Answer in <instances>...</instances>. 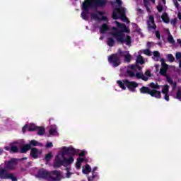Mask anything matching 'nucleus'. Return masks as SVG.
I'll return each instance as SVG.
<instances>
[{
	"label": "nucleus",
	"instance_id": "nucleus-1",
	"mask_svg": "<svg viewBox=\"0 0 181 181\" xmlns=\"http://www.w3.org/2000/svg\"><path fill=\"white\" fill-rule=\"evenodd\" d=\"M117 28H119L121 30H119L117 27H112V32L110 33V35L115 39L117 43L119 45H124L126 43L127 46H131L132 37L130 35H126L125 33H129L131 32L129 28H127V25L124 23H121L118 21H115Z\"/></svg>",
	"mask_w": 181,
	"mask_h": 181
},
{
	"label": "nucleus",
	"instance_id": "nucleus-2",
	"mask_svg": "<svg viewBox=\"0 0 181 181\" xmlns=\"http://www.w3.org/2000/svg\"><path fill=\"white\" fill-rule=\"evenodd\" d=\"M107 5V0H85L82 4L81 18L84 21H87L88 17L87 15L90 13V8H103Z\"/></svg>",
	"mask_w": 181,
	"mask_h": 181
},
{
	"label": "nucleus",
	"instance_id": "nucleus-3",
	"mask_svg": "<svg viewBox=\"0 0 181 181\" xmlns=\"http://www.w3.org/2000/svg\"><path fill=\"white\" fill-rule=\"evenodd\" d=\"M74 162V158L73 156H70L69 158H66V156L62 157V154H58L55 157V160L54 161V168H61V166H69V165H71Z\"/></svg>",
	"mask_w": 181,
	"mask_h": 181
},
{
	"label": "nucleus",
	"instance_id": "nucleus-4",
	"mask_svg": "<svg viewBox=\"0 0 181 181\" xmlns=\"http://www.w3.org/2000/svg\"><path fill=\"white\" fill-rule=\"evenodd\" d=\"M108 62L112 65V67H118L121 64V57L118 54H112L108 57Z\"/></svg>",
	"mask_w": 181,
	"mask_h": 181
},
{
	"label": "nucleus",
	"instance_id": "nucleus-5",
	"mask_svg": "<svg viewBox=\"0 0 181 181\" xmlns=\"http://www.w3.org/2000/svg\"><path fill=\"white\" fill-rule=\"evenodd\" d=\"M0 179H11L12 181H18V178L13 174L8 173V171L4 168L0 170Z\"/></svg>",
	"mask_w": 181,
	"mask_h": 181
},
{
	"label": "nucleus",
	"instance_id": "nucleus-6",
	"mask_svg": "<svg viewBox=\"0 0 181 181\" xmlns=\"http://www.w3.org/2000/svg\"><path fill=\"white\" fill-rule=\"evenodd\" d=\"M76 153H77L76 148L73 147H64L62 153V158H64L66 155H71V156L73 158Z\"/></svg>",
	"mask_w": 181,
	"mask_h": 181
},
{
	"label": "nucleus",
	"instance_id": "nucleus-7",
	"mask_svg": "<svg viewBox=\"0 0 181 181\" xmlns=\"http://www.w3.org/2000/svg\"><path fill=\"white\" fill-rule=\"evenodd\" d=\"M16 165H18V159L11 158L10 160L5 163L4 168L8 170H13V169H15Z\"/></svg>",
	"mask_w": 181,
	"mask_h": 181
},
{
	"label": "nucleus",
	"instance_id": "nucleus-8",
	"mask_svg": "<svg viewBox=\"0 0 181 181\" xmlns=\"http://www.w3.org/2000/svg\"><path fill=\"white\" fill-rule=\"evenodd\" d=\"M124 83L126 87H127L128 90L132 91V93H135V88H136L138 86H139L138 83L135 81H129L128 79H125Z\"/></svg>",
	"mask_w": 181,
	"mask_h": 181
},
{
	"label": "nucleus",
	"instance_id": "nucleus-9",
	"mask_svg": "<svg viewBox=\"0 0 181 181\" xmlns=\"http://www.w3.org/2000/svg\"><path fill=\"white\" fill-rule=\"evenodd\" d=\"M151 71L150 70H147L145 73L144 75L137 72L136 73V77L138 79H141L143 80L144 81H148V80H149V77H151Z\"/></svg>",
	"mask_w": 181,
	"mask_h": 181
},
{
	"label": "nucleus",
	"instance_id": "nucleus-10",
	"mask_svg": "<svg viewBox=\"0 0 181 181\" xmlns=\"http://www.w3.org/2000/svg\"><path fill=\"white\" fill-rule=\"evenodd\" d=\"M38 176L42 179H46L48 181L54 180V178L50 177V173L46 171V170H40L38 171Z\"/></svg>",
	"mask_w": 181,
	"mask_h": 181
},
{
	"label": "nucleus",
	"instance_id": "nucleus-11",
	"mask_svg": "<svg viewBox=\"0 0 181 181\" xmlns=\"http://www.w3.org/2000/svg\"><path fill=\"white\" fill-rule=\"evenodd\" d=\"M147 26L148 30H156V24H155V17L153 16H149V21H147Z\"/></svg>",
	"mask_w": 181,
	"mask_h": 181
},
{
	"label": "nucleus",
	"instance_id": "nucleus-12",
	"mask_svg": "<svg viewBox=\"0 0 181 181\" xmlns=\"http://www.w3.org/2000/svg\"><path fill=\"white\" fill-rule=\"evenodd\" d=\"M51 179L55 180H49V181H60L62 178V173L60 171L54 170L49 173Z\"/></svg>",
	"mask_w": 181,
	"mask_h": 181
},
{
	"label": "nucleus",
	"instance_id": "nucleus-13",
	"mask_svg": "<svg viewBox=\"0 0 181 181\" xmlns=\"http://www.w3.org/2000/svg\"><path fill=\"white\" fill-rule=\"evenodd\" d=\"M127 11V9L125 8H115L114 11H113V13H112V18L113 19H118V13H119L120 15H125V11Z\"/></svg>",
	"mask_w": 181,
	"mask_h": 181
},
{
	"label": "nucleus",
	"instance_id": "nucleus-14",
	"mask_svg": "<svg viewBox=\"0 0 181 181\" xmlns=\"http://www.w3.org/2000/svg\"><path fill=\"white\" fill-rule=\"evenodd\" d=\"M4 149L5 151L10 152V153H18V152H19V148L18 146L13 144H11L10 146H5Z\"/></svg>",
	"mask_w": 181,
	"mask_h": 181
},
{
	"label": "nucleus",
	"instance_id": "nucleus-15",
	"mask_svg": "<svg viewBox=\"0 0 181 181\" xmlns=\"http://www.w3.org/2000/svg\"><path fill=\"white\" fill-rule=\"evenodd\" d=\"M90 18L91 19H94L95 21H99L100 22H101V21H104L105 22H107V21H108V18H107V16H102V17L100 18L98 16V14L94 13L90 14Z\"/></svg>",
	"mask_w": 181,
	"mask_h": 181
},
{
	"label": "nucleus",
	"instance_id": "nucleus-16",
	"mask_svg": "<svg viewBox=\"0 0 181 181\" xmlns=\"http://www.w3.org/2000/svg\"><path fill=\"white\" fill-rule=\"evenodd\" d=\"M41 153H42V151H39L37 148H31L30 156L33 158V159H37V158H39V155H40Z\"/></svg>",
	"mask_w": 181,
	"mask_h": 181
},
{
	"label": "nucleus",
	"instance_id": "nucleus-17",
	"mask_svg": "<svg viewBox=\"0 0 181 181\" xmlns=\"http://www.w3.org/2000/svg\"><path fill=\"white\" fill-rule=\"evenodd\" d=\"M149 95H151V97H154V98L157 99L162 98V94L160 93V91L156 89H151Z\"/></svg>",
	"mask_w": 181,
	"mask_h": 181
},
{
	"label": "nucleus",
	"instance_id": "nucleus-18",
	"mask_svg": "<svg viewBox=\"0 0 181 181\" xmlns=\"http://www.w3.org/2000/svg\"><path fill=\"white\" fill-rule=\"evenodd\" d=\"M127 69L129 70H133V71H136V70H139V71H141L142 70V67L141 66L138 65V64H134L128 66Z\"/></svg>",
	"mask_w": 181,
	"mask_h": 181
},
{
	"label": "nucleus",
	"instance_id": "nucleus-19",
	"mask_svg": "<svg viewBox=\"0 0 181 181\" xmlns=\"http://www.w3.org/2000/svg\"><path fill=\"white\" fill-rule=\"evenodd\" d=\"M152 89H151L148 86H142L140 89L139 91L141 94H148V95L151 94V91Z\"/></svg>",
	"mask_w": 181,
	"mask_h": 181
},
{
	"label": "nucleus",
	"instance_id": "nucleus-20",
	"mask_svg": "<svg viewBox=\"0 0 181 181\" xmlns=\"http://www.w3.org/2000/svg\"><path fill=\"white\" fill-rule=\"evenodd\" d=\"M166 81L173 87V90H176V87H177V83L173 82V80H172V78L170 76H167Z\"/></svg>",
	"mask_w": 181,
	"mask_h": 181
},
{
	"label": "nucleus",
	"instance_id": "nucleus-21",
	"mask_svg": "<svg viewBox=\"0 0 181 181\" xmlns=\"http://www.w3.org/2000/svg\"><path fill=\"white\" fill-rule=\"evenodd\" d=\"M107 45L109 47H113L115 45V37H108L107 40Z\"/></svg>",
	"mask_w": 181,
	"mask_h": 181
},
{
	"label": "nucleus",
	"instance_id": "nucleus-22",
	"mask_svg": "<svg viewBox=\"0 0 181 181\" xmlns=\"http://www.w3.org/2000/svg\"><path fill=\"white\" fill-rule=\"evenodd\" d=\"M100 33L102 35H104L105 32H107V30H110V28L108 27V25L104 23L100 26Z\"/></svg>",
	"mask_w": 181,
	"mask_h": 181
},
{
	"label": "nucleus",
	"instance_id": "nucleus-23",
	"mask_svg": "<svg viewBox=\"0 0 181 181\" xmlns=\"http://www.w3.org/2000/svg\"><path fill=\"white\" fill-rule=\"evenodd\" d=\"M161 19L163 21H164L165 23H169V16H168V13L165 12L161 16Z\"/></svg>",
	"mask_w": 181,
	"mask_h": 181
},
{
	"label": "nucleus",
	"instance_id": "nucleus-24",
	"mask_svg": "<svg viewBox=\"0 0 181 181\" xmlns=\"http://www.w3.org/2000/svg\"><path fill=\"white\" fill-rule=\"evenodd\" d=\"M136 64L137 65L145 64V60H144V57L141 55H139L136 58Z\"/></svg>",
	"mask_w": 181,
	"mask_h": 181
},
{
	"label": "nucleus",
	"instance_id": "nucleus-25",
	"mask_svg": "<svg viewBox=\"0 0 181 181\" xmlns=\"http://www.w3.org/2000/svg\"><path fill=\"white\" fill-rule=\"evenodd\" d=\"M160 62H161V69L168 71V69H169V65H168V64L165 63V59L161 58Z\"/></svg>",
	"mask_w": 181,
	"mask_h": 181
},
{
	"label": "nucleus",
	"instance_id": "nucleus-26",
	"mask_svg": "<svg viewBox=\"0 0 181 181\" xmlns=\"http://www.w3.org/2000/svg\"><path fill=\"white\" fill-rule=\"evenodd\" d=\"M29 150H30V144H26L21 148V153H26Z\"/></svg>",
	"mask_w": 181,
	"mask_h": 181
},
{
	"label": "nucleus",
	"instance_id": "nucleus-27",
	"mask_svg": "<svg viewBox=\"0 0 181 181\" xmlns=\"http://www.w3.org/2000/svg\"><path fill=\"white\" fill-rule=\"evenodd\" d=\"M117 83L118 84L119 87L122 88V90H127V87H125V80L117 81Z\"/></svg>",
	"mask_w": 181,
	"mask_h": 181
},
{
	"label": "nucleus",
	"instance_id": "nucleus-28",
	"mask_svg": "<svg viewBox=\"0 0 181 181\" xmlns=\"http://www.w3.org/2000/svg\"><path fill=\"white\" fill-rule=\"evenodd\" d=\"M37 135L42 136L45 135V127H37Z\"/></svg>",
	"mask_w": 181,
	"mask_h": 181
},
{
	"label": "nucleus",
	"instance_id": "nucleus-29",
	"mask_svg": "<svg viewBox=\"0 0 181 181\" xmlns=\"http://www.w3.org/2000/svg\"><path fill=\"white\" fill-rule=\"evenodd\" d=\"M49 135H54L57 134V127L56 126H52L50 129L49 130Z\"/></svg>",
	"mask_w": 181,
	"mask_h": 181
},
{
	"label": "nucleus",
	"instance_id": "nucleus-30",
	"mask_svg": "<svg viewBox=\"0 0 181 181\" xmlns=\"http://www.w3.org/2000/svg\"><path fill=\"white\" fill-rule=\"evenodd\" d=\"M28 131L29 132L37 131V126H35V124H30V125H28Z\"/></svg>",
	"mask_w": 181,
	"mask_h": 181
},
{
	"label": "nucleus",
	"instance_id": "nucleus-31",
	"mask_svg": "<svg viewBox=\"0 0 181 181\" xmlns=\"http://www.w3.org/2000/svg\"><path fill=\"white\" fill-rule=\"evenodd\" d=\"M166 73H168V70L163 69L162 68H160V74L161 76H163L164 77H165L166 80H168V77H169V75H168Z\"/></svg>",
	"mask_w": 181,
	"mask_h": 181
},
{
	"label": "nucleus",
	"instance_id": "nucleus-32",
	"mask_svg": "<svg viewBox=\"0 0 181 181\" xmlns=\"http://www.w3.org/2000/svg\"><path fill=\"white\" fill-rule=\"evenodd\" d=\"M163 94H169V85H165L161 90Z\"/></svg>",
	"mask_w": 181,
	"mask_h": 181
},
{
	"label": "nucleus",
	"instance_id": "nucleus-33",
	"mask_svg": "<svg viewBox=\"0 0 181 181\" xmlns=\"http://www.w3.org/2000/svg\"><path fill=\"white\" fill-rule=\"evenodd\" d=\"M127 74L129 77H135L136 76V74H135V72L134 71H131V69H127Z\"/></svg>",
	"mask_w": 181,
	"mask_h": 181
},
{
	"label": "nucleus",
	"instance_id": "nucleus-34",
	"mask_svg": "<svg viewBox=\"0 0 181 181\" xmlns=\"http://www.w3.org/2000/svg\"><path fill=\"white\" fill-rule=\"evenodd\" d=\"M90 172H91V168H90L89 165H86L85 169L83 170V173L87 175L88 173H90Z\"/></svg>",
	"mask_w": 181,
	"mask_h": 181
},
{
	"label": "nucleus",
	"instance_id": "nucleus-35",
	"mask_svg": "<svg viewBox=\"0 0 181 181\" xmlns=\"http://www.w3.org/2000/svg\"><path fill=\"white\" fill-rule=\"evenodd\" d=\"M52 158H53V155H52V153H49L48 154L45 155V160L46 162H50V160H52Z\"/></svg>",
	"mask_w": 181,
	"mask_h": 181
},
{
	"label": "nucleus",
	"instance_id": "nucleus-36",
	"mask_svg": "<svg viewBox=\"0 0 181 181\" xmlns=\"http://www.w3.org/2000/svg\"><path fill=\"white\" fill-rule=\"evenodd\" d=\"M167 59L170 63H173V62H175V57H173L172 54H168L167 55Z\"/></svg>",
	"mask_w": 181,
	"mask_h": 181
},
{
	"label": "nucleus",
	"instance_id": "nucleus-37",
	"mask_svg": "<svg viewBox=\"0 0 181 181\" xmlns=\"http://www.w3.org/2000/svg\"><path fill=\"white\" fill-rule=\"evenodd\" d=\"M131 59H132V57L131 54H127L124 55V61L127 62V63H131Z\"/></svg>",
	"mask_w": 181,
	"mask_h": 181
},
{
	"label": "nucleus",
	"instance_id": "nucleus-38",
	"mask_svg": "<svg viewBox=\"0 0 181 181\" xmlns=\"http://www.w3.org/2000/svg\"><path fill=\"white\" fill-rule=\"evenodd\" d=\"M29 145H30V146H37L39 143L36 140H31Z\"/></svg>",
	"mask_w": 181,
	"mask_h": 181
},
{
	"label": "nucleus",
	"instance_id": "nucleus-39",
	"mask_svg": "<svg viewBox=\"0 0 181 181\" xmlns=\"http://www.w3.org/2000/svg\"><path fill=\"white\" fill-rule=\"evenodd\" d=\"M175 98L181 101V90L180 89L177 90Z\"/></svg>",
	"mask_w": 181,
	"mask_h": 181
},
{
	"label": "nucleus",
	"instance_id": "nucleus-40",
	"mask_svg": "<svg viewBox=\"0 0 181 181\" xmlns=\"http://www.w3.org/2000/svg\"><path fill=\"white\" fill-rule=\"evenodd\" d=\"M168 42L172 44L175 43V39H173V36H172V35H168Z\"/></svg>",
	"mask_w": 181,
	"mask_h": 181
},
{
	"label": "nucleus",
	"instance_id": "nucleus-41",
	"mask_svg": "<svg viewBox=\"0 0 181 181\" xmlns=\"http://www.w3.org/2000/svg\"><path fill=\"white\" fill-rule=\"evenodd\" d=\"M153 55L154 56V57H157V59L160 58V53H159L158 51H154L153 52Z\"/></svg>",
	"mask_w": 181,
	"mask_h": 181
},
{
	"label": "nucleus",
	"instance_id": "nucleus-42",
	"mask_svg": "<svg viewBox=\"0 0 181 181\" xmlns=\"http://www.w3.org/2000/svg\"><path fill=\"white\" fill-rule=\"evenodd\" d=\"M143 53H144V54H146V56H151V55H152V54H151V50H149V49H144V50L143 51Z\"/></svg>",
	"mask_w": 181,
	"mask_h": 181
},
{
	"label": "nucleus",
	"instance_id": "nucleus-43",
	"mask_svg": "<svg viewBox=\"0 0 181 181\" xmlns=\"http://www.w3.org/2000/svg\"><path fill=\"white\" fill-rule=\"evenodd\" d=\"M155 35L157 39H158V40H160V32H159L158 30H156Z\"/></svg>",
	"mask_w": 181,
	"mask_h": 181
},
{
	"label": "nucleus",
	"instance_id": "nucleus-44",
	"mask_svg": "<svg viewBox=\"0 0 181 181\" xmlns=\"http://www.w3.org/2000/svg\"><path fill=\"white\" fill-rule=\"evenodd\" d=\"M148 86L150 87V88H152V90H155L156 84H155V83L153 82H151L148 84Z\"/></svg>",
	"mask_w": 181,
	"mask_h": 181
},
{
	"label": "nucleus",
	"instance_id": "nucleus-45",
	"mask_svg": "<svg viewBox=\"0 0 181 181\" xmlns=\"http://www.w3.org/2000/svg\"><path fill=\"white\" fill-rule=\"evenodd\" d=\"M26 131H28V125L25 124L23 126V127L22 128V132L23 134H25V132H26Z\"/></svg>",
	"mask_w": 181,
	"mask_h": 181
},
{
	"label": "nucleus",
	"instance_id": "nucleus-46",
	"mask_svg": "<svg viewBox=\"0 0 181 181\" xmlns=\"http://www.w3.org/2000/svg\"><path fill=\"white\" fill-rule=\"evenodd\" d=\"M175 59L177 60H180V59H181V52H177L175 54Z\"/></svg>",
	"mask_w": 181,
	"mask_h": 181
},
{
	"label": "nucleus",
	"instance_id": "nucleus-47",
	"mask_svg": "<svg viewBox=\"0 0 181 181\" xmlns=\"http://www.w3.org/2000/svg\"><path fill=\"white\" fill-rule=\"evenodd\" d=\"M120 18L122 21H128V18H127V16H125V14L120 15Z\"/></svg>",
	"mask_w": 181,
	"mask_h": 181
},
{
	"label": "nucleus",
	"instance_id": "nucleus-48",
	"mask_svg": "<svg viewBox=\"0 0 181 181\" xmlns=\"http://www.w3.org/2000/svg\"><path fill=\"white\" fill-rule=\"evenodd\" d=\"M157 11L160 13L162 12L163 11V6L162 5L157 6Z\"/></svg>",
	"mask_w": 181,
	"mask_h": 181
},
{
	"label": "nucleus",
	"instance_id": "nucleus-49",
	"mask_svg": "<svg viewBox=\"0 0 181 181\" xmlns=\"http://www.w3.org/2000/svg\"><path fill=\"white\" fill-rule=\"evenodd\" d=\"M164 99L165 101H169V93H164Z\"/></svg>",
	"mask_w": 181,
	"mask_h": 181
},
{
	"label": "nucleus",
	"instance_id": "nucleus-50",
	"mask_svg": "<svg viewBox=\"0 0 181 181\" xmlns=\"http://www.w3.org/2000/svg\"><path fill=\"white\" fill-rule=\"evenodd\" d=\"M76 162H78V163L81 164V163H83V162H84V158H77V161Z\"/></svg>",
	"mask_w": 181,
	"mask_h": 181
},
{
	"label": "nucleus",
	"instance_id": "nucleus-51",
	"mask_svg": "<svg viewBox=\"0 0 181 181\" xmlns=\"http://www.w3.org/2000/svg\"><path fill=\"white\" fill-rule=\"evenodd\" d=\"M52 146H53V143L52 142L47 143V145H46L47 148H52Z\"/></svg>",
	"mask_w": 181,
	"mask_h": 181
},
{
	"label": "nucleus",
	"instance_id": "nucleus-52",
	"mask_svg": "<svg viewBox=\"0 0 181 181\" xmlns=\"http://www.w3.org/2000/svg\"><path fill=\"white\" fill-rule=\"evenodd\" d=\"M76 166L77 169H80V168H81V163L76 161Z\"/></svg>",
	"mask_w": 181,
	"mask_h": 181
},
{
	"label": "nucleus",
	"instance_id": "nucleus-53",
	"mask_svg": "<svg viewBox=\"0 0 181 181\" xmlns=\"http://www.w3.org/2000/svg\"><path fill=\"white\" fill-rule=\"evenodd\" d=\"M144 6H149V1L148 0H144Z\"/></svg>",
	"mask_w": 181,
	"mask_h": 181
},
{
	"label": "nucleus",
	"instance_id": "nucleus-54",
	"mask_svg": "<svg viewBox=\"0 0 181 181\" xmlns=\"http://www.w3.org/2000/svg\"><path fill=\"white\" fill-rule=\"evenodd\" d=\"M174 5H175V8H177V9H179V2H177V0L174 1Z\"/></svg>",
	"mask_w": 181,
	"mask_h": 181
},
{
	"label": "nucleus",
	"instance_id": "nucleus-55",
	"mask_svg": "<svg viewBox=\"0 0 181 181\" xmlns=\"http://www.w3.org/2000/svg\"><path fill=\"white\" fill-rule=\"evenodd\" d=\"M177 22V18H174L171 21V23H173V25H176Z\"/></svg>",
	"mask_w": 181,
	"mask_h": 181
},
{
	"label": "nucleus",
	"instance_id": "nucleus-56",
	"mask_svg": "<svg viewBox=\"0 0 181 181\" xmlns=\"http://www.w3.org/2000/svg\"><path fill=\"white\" fill-rule=\"evenodd\" d=\"M79 156H81V157L86 156V152L81 151V152L79 153Z\"/></svg>",
	"mask_w": 181,
	"mask_h": 181
},
{
	"label": "nucleus",
	"instance_id": "nucleus-57",
	"mask_svg": "<svg viewBox=\"0 0 181 181\" xmlns=\"http://www.w3.org/2000/svg\"><path fill=\"white\" fill-rule=\"evenodd\" d=\"M160 86H159L158 83L156 84L155 90H160Z\"/></svg>",
	"mask_w": 181,
	"mask_h": 181
},
{
	"label": "nucleus",
	"instance_id": "nucleus-58",
	"mask_svg": "<svg viewBox=\"0 0 181 181\" xmlns=\"http://www.w3.org/2000/svg\"><path fill=\"white\" fill-rule=\"evenodd\" d=\"M98 14L100 15V16H103V15H105V13L103 12V11H98Z\"/></svg>",
	"mask_w": 181,
	"mask_h": 181
},
{
	"label": "nucleus",
	"instance_id": "nucleus-59",
	"mask_svg": "<svg viewBox=\"0 0 181 181\" xmlns=\"http://www.w3.org/2000/svg\"><path fill=\"white\" fill-rule=\"evenodd\" d=\"M177 18L180 21H181V13L179 12L178 14H177Z\"/></svg>",
	"mask_w": 181,
	"mask_h": 181
},
{
	"label": "nucleus",
	"instance_id": "nucleus-60",
	"mask_svg": "<svg viewBox=\"0 0 181 181\" xmlns=\"http://www.w3.org/2000/svg\"><path fill=\"white\" fill-rule=\"evenodd\" d=\"M177 42L178 45H180V46L181 47V39H177Z\"/></svg>",
	"mask_w": 181,
	"mask_h": 181
},
{
	"label": "nucleus",
	"instance_id": "nucleus-61",
	"mask_svg": "<svg viewBox=\"0 0 181 181\" xmlns=\"http://www.w3.org/2000/svg\"><path fill=\"white\" fill-rule=\"evenodd\" d=\"M145 8H146L147 12H149L151 11V9L149 8V7L148 6H145Z\"/></svg>",
	"mask_w": 181,
	"mask_h": 181
},
{
	"label": "nucleus",
	"instance_id": "nucleus-62",
	"mask_svg": "<svg viewBox=\"0 0 181 181\" xmlns=\"http://www.w3.org/2000/svg\"><path fill=\"white\" fill-rule=\"evenodd\" d=\"M71 175V173H66V177H68V178L70 177Z\"/></svg>",
	"mask_w": 181,
	"mask_h": 181
},
{
	"label": "nucleus",
	"instance_id": "nucleus-63",
	"mask_svg": "<svg viewBox=\"0 0 181 181\" xmlns=\"http://www.w3.org/2000/svg\"><path fill=\"white\" fill-rule=\"evenodd\" d=\"M117 3L118 4V5H121V4H122V2H121V0H117Z\"/></svg>",
	"mask_w": 181,
	"mask_h": 181
},
{
	"label": "nucleus",
	"instance_id": "nucleus-64",
	"mask_svg": "<svg viewBox=\"0 0 181 181\" xmlns=\"http://www.w3.org/2000/svg\"><path fill=\"white\" fill-rule=\"evenodd\" d=\"M137 11H138V12H139L140 13H142V9L138 8Z\"/></svg>",
	"mask_w": 181,
	"mask_h": 181
}]
</instances>
